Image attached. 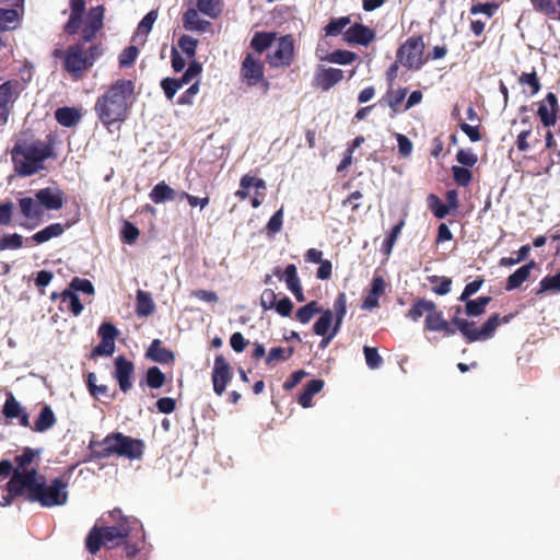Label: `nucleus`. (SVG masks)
<instances>
[{
  "mask_svg": "<svg viewBox=\"0 0 560 560\" xmlns=\"http://www.w3.org/2000/svg\"><path fill=\"white\" fill-rule=\"evenodd\" d=\"M132 94L133 83L130 80H118L98 97L95 109L110 132L112 128L118 129L126 118Z\"/></svg>",
  "mask_w": 560,
  "mask_h": 560,
  "instance_id": "1",
  "label": "nucleus"
},
{
  "mask_svg": "<svg viewBox=\"0 0 560 560\" xmlns=\"http://www.w3.org/2000/svg\"><path fill=\"white\" fill-rule=\"evenodd\" d=\"M54 142H16L11 151L14 171L31 176L44 170V162L54 155Z\"/></svg>",
  "mask_w": 560,
  "mask_h": 560,
  "instance_id": "2",
  "label": "nucleus"
},
{
  "mask_svg": "<svg viewBox=\"0 0 560 560\" xmlns=\"http://www.w3.org/2000/svg\"><path fill=\"white\" fill-rule=\"evenodd\" d=\"M136 525H140L138 520H124L113 526L95 525L85 538V547L92 555H96L102 546L113 548L127 538Z\"/></svg>",
  "mask_w": 560,
  "mask_h": 560,
  "instance_id": "3",
  "label": "nucleus"
},
{
  "mask_svg": "<svg viewBox=\"0 0 560 560\" xmlns=\"http://www.w3.org/2000/svg\"><path fill=\"white\" fill-rule=\"evenodd\" d=\"M68 482L63 478H55L47 483L44 476H40L33 489L32 502H37L43 508L65 505L68 501Z\"/></svg>",
  "mask_w": 560,
  "mask_h": 560,
  "instance_id": "4",
  "label": "nucleus"
},
{
  "mask_svg": "<svg viewBox=\"0 0 560 560\" xmlns=\"http://www.w3.org/2000/svg\"><path fill=\"white\" fill-rule=\"evenodd\" d=\"M512 315L504 316L502 319L499 314L491 315L480 328L475 327V322L460 318L459 316H453L451 323L453 327L459 330L467 342H475L478 340H487L491 338L500 326L501 323H509Z\"/></svg>",
  "mask_w": 560,
  "mask_h": 560,
  "instance_id": "5",
  "label": "nucleus"
},
{
  "mask_svg": "<svg viewBox=\"0 0 560 560\" xmlns=\"http://www.w3.org/2000/svg\"><path fill=\"white\" fill-rule=\"evenodd\" d=\"M38 474L33 469L15 468L10 480L5 485L7 492L13 495L22 497L26 493V499L32 502L33 489H36L38 482Z\"/></svg>",
  "mask_w": 560,
  "mask_h": 560,
  "instance_id": "6",
  "label": "nucleus"
},
{
  "mask_svg": "<svg viewBox=\"0 0 560 560\" xmlns=\"http://www.w3.org/2000/svg\"><path fill=\"white\" fill-rule=\"evenodd\" d=\"M115 455L130 460L140 459L144 453L145 444L140 439H133L121 432L112 433Z\"/></svg>",
  "mask_w": 560,
  "mask_h": 560,
  "instance_id": "7",
  "label": "nucleus"
},
{
  "mask_svg": "<svg viewBox=\"0 0 560 560\" xmlns=\"http://www.w3.org/2000/svg\"><path fill=\"white\" fill-rule=\"evenodd\" d=\"M423 49L422 38L411 37L399 48L398 61L410 69H419L424 61Z\"/></svg>",
  "mask_w": 560,
  "mask_h": 560,
  "instance_id": "8",
  "label": "nucleus"
},
{
  "mask_svg": "<svg viewBox=\"0 0 560 560\" xmlns=\"http://www.w3.org/2000/svg\"><path fill=\"white\" fill-rule=\"evenodd\" d=\"M20 212L24 221L20 223L22 228L33 230L39 225L44 218V209L37 198L23 197L18 200Z\"/></svg>",
  "mask_w": 560,
  "mask_h": 560,
  "instance_id": "9",
  "label": "nucleus"
},
{
  "mask_svg": "<svg viewBox=\"0 0 560 560\" xmlns=\"http://www.w3.org/2000/svg\"><path fill=\"white\" fill-rule=\"evenodd\" d=\"M293 56V40L290 36H283L277 39L267 58L272 67H284L291 63Z\"/></svg>",
  "mask_w": 560,
  "mask_h": 560,
  "instance_id": "10",
  "label": "nucleus"
},
{
  "mask_svg": "<svg viewBox=\"0 0 560 560\" xmlns=\"http://www.w3.org/2000/svg\"><path fill=\"white\" fill-rule=\"evenodd\" d=\"M135 363L125 355H118L114 360L113 377L117 381L119 389L128 393L132 388Z\"/></svg>",
  "mask_w": 560,
  "mask_h": 560,
  "instance_id": "11",
  "label": "nucleus"
},
{
  "mask_svg": "<svg viewBox=\"0 0 560 560\" xmlns=\"http://www.w3.org/2000/svg\"><path fill=\"white\" fill-rule=\"evenodd\" d=\"M242 79L252 86L264 82L265 91L268 90L269 83L264 79V65L259 57L252 54L247 55L243 61Z\"/></svg>",
  "mask_w": 560,
  "mask_h": 560,
  "instance_id": "12",
  "label": "nucleus"
},
{
  "mask_svg": "<svg viewBox=\"0 0 560 560\" xmlns=\"http://www.w3.org/2000/svg\"><path fill=\"white\" fill-rule=\"evenodd\" d=\"M211 376L213 392L218 396H222L233 377L231 366L223 355L219 354L215 357Z\"/></svg>",
  "mask_w": 560,
  "mask_h": 560,
  "instance_id": "13",
  "label": "nucleus"
},
{
  "mask_svg": "<svg viewBox=\"0 0 560 560\" xmlns=\"http://www.w3.org/2000/svg\"><path fill=\"white\" fill-rule=\"evenodd\" d=\"M536 143L537 142H516V145L509 150L510 158H513L514 155L517 156V154H523V158L537 159L544 162L550 161L553 164L555 161L550 155V151L557 142H545V147L539 152L538 156H536L535 152L533 151V144Z\"/></svg>",
  "mask_w": 560,
  "mask_h": 560,
  "instance_id": "14",
  "label": "nucleus"
},
{
  "mask_svg": "<svg viewBox=\"0 0 560 560\" xmlns=\"http://www.w3.org/2000/svg\"><path fill=\"white\" fill-rule=\"evenodd\" d=\"M536 143L537 142H516V145L509 150L510 158H513L514 155L517 156V154H523V158L537 159L544 162L550 161L553 164L555 161L550 155V151L557 142H545V147L539 152L538 156H536L535 152L533 151V144Z\"/></svg>",
  "mask_w": 560,
  "mask_h": 560,
  "instance_id": "15",
  "label": "nucleus"
},
{
  "mask_svg": "<svg viewBox=\"0 0 560 560\" xmlns=\"http://www.w3.org/2000/svg\"><path fill=\"white\" fill-rule=\"evenodd\" d=\"M92 62L93 57L89 58L83 56L82 48L79 45L69 47L65 66L66 69L74 77H78L82 71L92 66Z\"/></svg>",
  "mask_w": 560,
  "mask_h": 560,
  "instance_id": "16",
  "label": "nucleus"
},
{
  "mask_svg": "<svg viewBox=\"0 0 560 560\" xmlns=\"http://www.w3.org/2000/svg\"><path fill=\"white\" fill-rule=\"evenodd\" d=\"M424 329L428 331L442 332L446 337L453 336L456 332L453 324L444 318L442 311L438 310V305L435 306V311H432L425 316Z\"/></svg>",
  "mask_w": 560,
  "mask_h": 560,
  "instance_id": "17",
  "label": "nucleus"
},
{
  "mask_svg": "<svg viewBox=\"0 0 560 560\" xmlns=\"http://www.w3.org/2000/svg\"><path fill=\"white\" fill-rule=\"evenodd\" d=\"M35 197L43 209L59 210L63 206V192L60 189L43 188L36 191Z\"/></svg>",
  "mask_w": 560,
  "mask_h": 560,
  "instance_id": "18",
  "label": "nucleus"
},
{
  "mask_svg": "<svg viewBox=\"0 0 560 560\" xmlns=\"http://www.w3.org/2000/svg\"><path fill=\"white\" fill-rule=\"evenodd\" d=\"M145 358L160 363V364H170L175 361V354L172 350L164 348L162 340L153 339L151 345L145 351Z\"/></svg>",
  "mask_w": 560,
  "mask_h": 560,
  "instance_id": "19",
  "label": "nucleus"
},
{
  "mask_svg": "<svg viewBox=\"0 0 560 560\" xmlns=\"http://www.w3.org/2000/svg\"><path fill=\"white\" fill-rule=\"evenodd\" d=\"M374 37L375 33L370 27L362 24H354L345 33L346 42L363 46L369 45L374 39Z\"/></svg>",
  "mask_w": 560,
  "mask_h": 560,
  "instance_id": "20",
  "label": "nucleus"
},
{
  "mask_svg": "<svg viewBox=\"0 0 560 560\" xmlns=\"http://www.w3.org/2000/svg\"><path fill=\"white\" fill-rule=\"evenodd\" d=\"M104 8L98 5L90 10L86 19V24L83 28V38L90 42L98 30L103 26Z\"/></svg>",
  "mask_w": 560,
  "mask_h": 560,
  "instance_id": "21",
  "label": "nucleus"
},
{
  "mask_svg": "<svg viewBox=\"0 0 560 560\" xmlns=\"http://www.w3.org/2000/svg\"><path fill=\"white\" fill-rule=\"evenodd\" d=\"M557 105V97L553 93H548L540 102L538 116L545 127H549L556 122Z\"/></svg>",
  "mask_w": 560,
  "mask_h": 560,
  "instance_id": "22",
  "label": "nucleus"
},
{
  "mask_svg": "<svg viewBox=\"0 0 560 560\" xmlns=\"http://www.w3.org/2000/svg\"><path fill=\"white\" fill-rule=\"evenodd\" d=\"M89 459H104L115 454L112 433L106 435L102 441L92 440L89 444Z\"/></svg>",
  "mask_w": 560,
  "mask_h": 560,
  "instance_id": "23",
  "label": "nucleus"
},
{
  "mask_svg": "<svg viewBox=\"0 0 560 560\" xmlns=\"http://www.w3.org/2000/svg\"><path fill=\"white\" fill-rule=\"evenodd\" d=\"M537 266L534 260L523 265L518 269H516L512 275H510L506 279L505 290L513 291L518 289L525 281L528 280L532 270Z\"/></svg>",
  "mask_w": 560,
  "mask_h": 560,
  "instance_id": "24",
  "label": "nucleus"
},
{
  "mask_svg": "<svg viewBox=\"0 0 560 560\" xmlns=\"http://www.w3.org/2000/svg\"><path fill=\"white\" fill-rule=\"evenodd\" d=\"M343 78V71L336 68L322 69L317 72L315 81L317 86L324 91L329 90Z\"/></svg>",
  "mask_w": 560,
  "mask_h": 560,
  "instance_id": "25",
  "label": "nucleus"
},
{
  "mask_svg": "<svg viewBox=\"0 0 560 560\" xmlns=\"http://www.w3.org/2000/svg\"><path fill=\"white\" fill-rule=\"evenodd\" d=\"M385 281L382 277H374L371 283V290L364 298L362 307L373 310L378 306V299L385 292Z\"/></svg>",
  "mask_w": 560,
  "mask_h": 560,
  "instance_id": "26",
  "label": "nucleus"
},
{
  "mask_svg": "<svg viewBox=\"0 0 560 560\" xmlns=\"http://www.w3.org/2000/svg\"><path fill=\"white\" fill-rule=\"evenodd\" d=\"M183 25L187 31L202 33L209 28L210 22L201 19L199 12L196 9L190 8L183 16Z\"/></svg>",
  "mask_w": 560,
  "mask_h": 560,
  "instance_id": "27",
  "label": "nucleus"
},
{
  "mask_svg": "<svg viewBox=\"0 0 560 560\" xmlns=\"http://www.w3.org/2000/svg\"><path fill=\"white\" fill-rule=\"evenodd\" d=\"M61 304L60 311H69L73 316H79L83 311V305L80 298L75 292L70 289H66L60 293Z\"/></svg>",
  "mask_w": 560,
  "mask_h": 560,
  "instance_id": "28",
  "label": "nucleus"
},
{
  "mask_svg": "<svg viewBox=\"0 0 560 560\" xmlns=\"http://www.w3.org/2000/svg\"><path fill=\"white\" fill-rule=\"evenodd\" d=\"M435 302L424 298L417 299L408 310L406 316L413 322H418L424 314L435 311Z\"/></svg>",
  "mask_w": 560,
  "mask_h": 560,
  "instance_id": "29",
  "label": "nucleus"
},
{
  "mask_svg": "<svg viewBox=\"0 0 560 560\" xmlns=\"http://www.w3.org/2000/svg\"><path fill=\"white\" fill-rule=\"evenodd\" d=\"M13 100V83L4 82L0 84V122L5 124L8 121L10 109L9 105Z\"/></svg>",
  "mask_w": 560,
  "mask_h": 560,
  "instance_id": "30",
  "label": "nucleus"
},
{
  "mask_svg": "<svg viewBox=\"0 0 560 560\" xmlns=\"http://www.w3.org/2000/svg\"><path fill=\"white\" fill-rule=\"evenodd\" d=\"M324 385V381L319 378L307 382L303 392L300 394L298 398V402L303 408H310L312 406L313 397L323 389Z\"/></svg>",
  "mask_w": 560,
  "mask_h": 560,
  "instance_id": "31",
  "label": "nucleus"
},
{
  "mask_svg": "<svg viewBox=\"0 0 560 560\" xmlns=\"http://www.w3.org/2000/svg\"><path fill=\"white\" fill-rule=\"evenodd\" d=\"M56 423V417L50 406L45 405L39 412L38 418L35 420L31 429L35 432H45L51 429Z\"/></svg>",
  "mask_w": 560,
  "mask_h": 560,
  "instance_id": "32",
  "label": "nucleus"
},
{
  "mask_svg": "<svg viewBox=\"0 0 560 560\" xmlns=\"http://www.w3.org/2000/svg\"><path fill=\"white\" fill-rule=\"evenodd\" d=\"M149 196L154 203H163L176 199L177 194L165 182H161L153 187Z\"/></svg>",
  "mask_w": 560,
  "mask_h": 560,
  "instance_id": "33",
  "label": "nucleus"
},
{
  "mask_svg": "<svg viewBox=\"0 0 560 560\" xmlns=\"http://www.w3.org/2000/svg\"><path fill=\"white\" fill-rule=\"evenodd\" d=\"M85 9L84 0H71V15L66 25V31L70 34L75 33L81 24V16Z\"/></svg>",
  "mask_w": 560,
  "mask_h": 560,
  "instance_id": "34",
  "label": "nucleus"
},
{
  "mask_svg": "<svg viewBox=\"0 0 560 560\" xmlns=\"http://www.w3.org/2000/svg\"><path fill=\"white\" fill-rule=\"evenodd\" d=\"M55 117L60 125L65 127H72L80 121L82 115L78 108L62 107L56 110Z\"/></svg>",
  "mask_w": 560,
  "mask_h": 560,
  "instance_id": "35",
  "label": "nucleus"
},
{
  "mask_svg": "<svg viewBox=\"0 0 560 560\" xmlns=\"http://www.w3.org/2000/svg\"><path fill=\"white\" fill-rule=\"evenodd\" d=\"M492 301L491 296H480L476 300L468 299L465 302L464 313L468 317H477L486 312L487 306Z\"/></svg>",
  "mask_w": 560,
  "mask_h": 560,
  "instance_id": "36",
  "label": "nucleus"
},
{
  "mask_svg": "<svg viewBox=\"0 0 560 560\" xmlns=\"http://www.w3.org/2000/svg\"><path fill=\"white\" fill-rule=\"evenodd\" d=\"M334 318H335V323H334V334H338L340 327H341V324H342V320L347 314V295L346 293L343 292H340L338 293V295L336 296L335 301H334Z\"/></svg>",
  "mask_w": 560,
  "mask_h": 560,
  "instance_id": "37",
  "label": "nucleus"
},
{
  "mask_svg": "<svg viewBox=\"0 0 560 560\" xmlns=\"http://www.w3.org/2000/svg\"><path fill=\"white\" fill-rule=\"evenodd\" d=\"M158 14L154 11L149 12L138 25L133 40L138 44H143L154 22L156 21Z\"/></svg>",
  "mask_w": 560,
  "mask_h": 560,
  "instance_id": "38",
  "label": "nucleus"
},
{
  "mask_svg": "<svg viewBox=\"0 0 560 560\" xmlns=\"http://www.w3.org/2000/svg\"><path fill=\"white\" fill-rule=\"evenodd\" d=\"M136 312L139 316H150L154 312V303L151 299L150 293L142 290H138L136 296Z\"/></svg>",
  "mask_w": 560,
  "mask_h": 560,
  "instance_id": "39",
  "label": "nucleus"
},
{
  "mask_svg": "<svg viewBox=\"0 0 560 560\" xmlns=\"http://www.w3.org/2000/svg\"><path fill=\"white\" fill-rule=\"evenodd\" d=\"M63 231H65V229H63L62 224L52 223V224H49L48 226L44 228L43 230L36 232L32 236V240L34 242H36L37 244H42V243L49 241L52 237L60 236L63 233Z\"/></svg>",
  "mask_w": 560,
  "mask_h": 560,
  "instance_id": "40",
  "label": "nucleus"
},
{
  "mask_svg": "<svg viewBox=\"0 0 560 560\" xmlns=\"http://www.w3.org/2000/svg\"><path fill=\"white\" fill-rule=\"evenodd\" d=\"M334 314L331 310H325L320 312L319 318L315 322L313 330L317 336H325L329 332L334 320Z\"/></svg>",
  "mask_w": 560,
  "mask_h": 560,
  "instance_id": "41",
  "label": "nucleus"
},
{
  "mask_svg": "<svg viewBox=\"0 0 560 560\" xmlns=\"http://www.w3.org/2000/svg\"><path fill=\"white\" fill-rule=\"evenodd\" d=\"M547 292H560V271L553 276H546L540 280L539 288L536 290V295H541Z\"/></svg>",
  "mask_w": 560,
  "mask_h": 560,
  "instance_id": "42",
  "label": "nucleus"
},
{
  "mask_svg": "<svg viewBox=\"0 0 560 560\" xmlns=\"http://www.w3.org/2000/svg\"><path fill=\"white\" fill-rule=\"evenodd\" d=\"M320 312L322 307L318 305V303L316 301H312L296 311L295 318L301 324H307L311 322L315 314Z\"/></svg>",
  "mask_w": 560,
  "mask_h": 560,
  "instance_id": "43",
  "label": "nucleus"
},
{
  "mask_svg": "<svg viewBox=\"0 0 560 560\" xmlns=\"http://www.w3.org/2000/svg\"><path fill=\"white\" fill-rule=\"evenodd\" d=\"M19 24V13L14 9H0V30H13Z\"/></svg>",
  "mask_w": 560,
  "mask_h": 560,
  "instance_id": "44",
  "label": "nucleus"
},
{
  "mask_svg": "<svg viewBox=\"0 0 560 560\" xmlns=\"http://www.w3.org/2000/svg\"><path fill=\"white\" fill-rule=\"evenodd\" d=\"M165 374L158 368L151 366L145 374V384L152 389H159L165 384Z\"/></svg>",
  "mask_w": 560,
  "mask_h": 560,
  "instance_id": "45",
  "label": "nucleus"
},
{
  "mask_svg": "<svg viewBox=\"0 0 560 560\" xmlns=\"http://www.w3.org/2000/svg\"><path fill=\"white\" fill-rule=\"evenodd\" d=\"M240 186L242 188H255L256 195H261L267 189V184L262 178H258L256 176H253L250 174H245L242 176L240 180Z\"/></svg>",
  "mask_w": 560,
  "mask_h": 560,
  "instance_id": "46",
  "label": "nucleus"
},
{
  "mask_svg": "<svg viewBox=\"0 0 560 560\" xmlns=\"http://www.w3.org/2000/svg\"><path fill=\"white\" fill-rule=\"evenodd\" d=\"M197 8L199 12L213 19L221 12V0H198Z\"/></svg>",
  "mask_w": 560,
  "mask_h": 560,
  "instance_id": "47",
  "label": "nucleus"
},
{
  "mask_svg": "<svg viewBox=\"0 0 560 560\" xmlns=\"http://www.w3.org/2000/svg\"><path fill=\"white\" fill-rule=\"evenodd\" d=\"M294 352L292 347L284 349L282 347H275L269 350L266 359V364L271 365L275 362L289 360Z\"/></svg>",
  "mask_w": 560,
  "mask_h": 560,
  "instance_id": "48",
  "label": "nucleus"
},
{
  "mask_svg": "<svg viewBox=\"0 0 560 560\" xmlns=\"http://www.w3.org/2000/svg\"><path fill=\"white\" fill-rule=\"evenodd\" d=\"M428 202L430 210L438 219H444L451 212L450 207H446V205L443 203L434 194L429 195Z\"/></svg>",
  "mask_w": 560,
  "mask_h": 560,
  "instance_id": "49",
  "label": "nucleus"
},
{
  "mask_svg": "<svg viewBox=\"0 0 560 560\" xmlns=\"http://www.w3.org/2000/svg\"><path fill=\"white\" fill-rule=\"evenodd\" d=\"M355 58L357 55L348 50H336L326 57H320L323 60L338 65H349L354 61Z\"/></svg>",
  "mask_w": 560,
  "mask_h": 560,
  "instance_id": "50",
  "label": "nucleus"
},
{
  "mask_svg": "<svg viewBox=\"0 0 560 560\" xmlns=\"http://www.w3.org/2000/svg\"><path fill=\"white\" fill-rule=\"evenodd\" d=\"M23 411L20 402L14 398V396L10 393L5 399V402L2 408V413L8 419H14L21 415Z\"/></svg>",
  "mask_w": 560,
  "mask_h": 560,
  "instance_id": "51",
  "label": "nucleus"
},
{
  "mask_svg": "<svg viewBox=\"0 0 560 560\" xmlns=\"http://www.w3.org/2000/svg\"><path fill=\"white\" fill-rule=\"evenodd\" d=\"M349 16L332 19L324 28L326 36H337L342 30L350 24Z\"/></svg>",
  "mask_w": 560,
  "mask_h": 560,
  "instance_id": "52",
  "label": "nucleus"
},
{
  "mask_svg": "<svg viewBox=\"0 0 560 560\" xmlns=\"http://www.w3.org/2000/svg\"><path fill=\"white\" fill-rule=\"evenodd\" d=\"M404 226V221L395 224L382 244L384 254L389 255Z\"/></svg>",
  "mask_w": 560,
  "mask_h": 560,
  "instance_id": "53",
  "label": "nucleus"
},
{
  "mask_svg": "<svg viewBox=\"0 0 560 560\" xmlns=\"http://www.w3.org/2000/svg\"><path fill=\"white\" fill-rule=\"evenodd\" d=\"M452 174L454 182L462 187H467L472 179V173L467 167L453 166Z\"/></svg>",
  "mask_w": 560,
  "mask_h": 560,
  "instance_id": "54",
  "label": "nucleus"
},
{
  "mask_svg": "<svg viewBox=\"0 0 560 560\" xmlns=\"http://www.w3.org/2000/svg\"><path fill=\"white\" fill-rule=\"evenodd\" d=\"M115 351V340L101 339V342L91 351V358L110 357Z\"/></svg>",
  "mask_w": 560,
  "mask_h": 560,
  "instance_id": "55",
  "label": "nucleus"
},
{
  "mask_svg": "<svg viewBox=\"0 0 560 560\" xmlns=\"http://www.w3.org/2000/svg\"><path fill=\"white\" fill-rule=\"evenodd\" d=\"M431 283L439 282V285L433 287L432 291L438 295H446L451 292L452 279L448 277L431 276L428 278Z\"/></svg>",
  "mask_w": 560,
  "mask_h": 560,
  "instance_id": "56",
  "label": "nucleus"
},
{
  "mask_svg": "<svg viewBox=\"0 0 560 560\" xmlns=\"http://www.w3.org/2000/svg\"><path fill=\"white\" fill-rule=\"evenodd\" d=\"M23 246V237L18 233L3 235L0 238V250L19 249Z\"/></svg>",
  "mask_w": 560,
  "mask_h": 560,
  "instance_id": "57",
  "label": "nucleus"
},
{
  "mask_svg": "<svg viewBox=\"0 0 560 560\" xmlns=\"http://www.w3.org/2000/svg\"><path fill=\"white\" fill-rule=\"evenodd\" d=\"M533 9L545 15H553L557 13V4L553 0H529Z\"/></svg>",
  "mask_w": 560,
  "mask_h": 560,
  "instance_id": "58",
  "label": "nucleus"
},
{
  "mask_svg": "<svg viewBox=\"0 0 560 560\" xmlns=\"http://www.w3.org/2000/svg\"><path fill=\"white\" fill-rule=\"evenodd\" d=\"M283 280L289 290H292L301 285L300 278L298 276V269L294 264H289L283 270Z\"/></svg>",
  "mask_w": 560,
  "mask_h": 560,
  "instance_id": "59",
  "label": "nucleus"
},
{
  "mask_svg": "<svg viewBox=\"0 0 560 560\" xmlns=\"http://www.w3.org/2000/svg\"><path fill=\"white\" fill-rule=\"evenodd\" d=\"M202 71V67L199 62L192 61L183 77L178 79L180 81L182 88L184 85L190 84L192 81H195L197 78H199L200 73Z\"/></svg>",
  "mask_w": 560,
  "mask_h": 560,
  "instance_id": "60",
  "label": "nucleus"
},
{
  "mask_svg": "<svg viewBox=\"0 0 560 560\" xmlns=\"http://www.w3.org/2000/svg\"><path fill=\"white\" fill-rule=\"evenodd\" d=\"M68 289L72 290L73 292L80 291L89 295H92L95 292L94 285L90 280L79 277H74L71 280Z\"/></svg>",
  "mask_w": 560,
  "mask_h": 560,
  "instance_id": "61",
  "label": "nucleus"
},
{
  "mask_svg": "<svg viewBox=\"0 0 560 560\" xmlns=\"http://www.w3.org/2000/svg\"><path fill=\"white\" fill-rule=\"evenodd\" d=\"M275 38L270 34H257L253 40L252 46L259 54L265 49H271Z\"/></svg>",
  "mask_w": 560,
  "mask_h": 560,
  "instance_id": "62",
  "label": "nucleus"
},
{
  "mask_svg": "<svg viewBox=\"0 0 560 560\" xmlns=\"http://www.w3.org/2000/svg\"><path fill=\"white\" fill-rule=\"evenodd\" d=\"M363 352H364L366 364L370 369H373V370L378 369L382 365L383 359L378 354V351L376 348L364 346Z\"/></svg>",
  "mask_w": 560,
  "mask_h": 560,
  "instance_id": "63",
  "label": "nucleus"
},
{
  "mask_svg": "<svg viewBox=\"0 0 560 560\" xmlns=\"http://www.w3.org/2000/svg\"><path fill=\"white\" fill-rule=\"evenodd\" d=\"M283 223V210L279 209L273 213V215L269 219L266 230L269 235H273L281 231Z\"/></svg>",
  "mask_w": 560,
  "mask_h": 560,
  "instance_id": "64",
  "label": "nucleus"
}]
</instances>
